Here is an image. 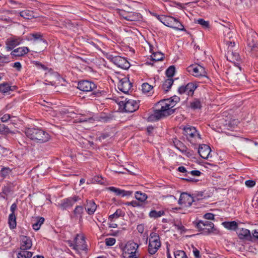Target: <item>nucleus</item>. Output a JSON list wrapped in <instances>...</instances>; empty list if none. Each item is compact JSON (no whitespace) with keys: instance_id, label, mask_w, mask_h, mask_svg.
<instances>
[{"instance_id":"nucleus-6","label":"nucleus","mask_w":258,"mask_h":258,"mask_svg":"<svg viewBox=\"0 0 258 258\" xmlns=\"http://www.w3.org/2000/svg\"><path fill=\"white\" fill-rule=\"evenodd\" d=\"M183 134L186 136L187 139L192 144L196 143L197 139H201L200 135L194 126L186 125L184 127Z\"/></svg>"},{"instance_id":"nucleus-49","label":"nucleus","mask_w":258,"mask_h":258,"mask_svg":"<svg viewBox=\"0 0 258 258\" xmlns=\"http://www.w3.org/2000/svg\"><path fill=\"white\" fill-rule=\"evenodd\" d=\"M9 62L8 56L6 55H0V65L4 63Z\"/></svg>"},{"instance_id":"nucleus-38","label":"nucleus","mask_w":258,"mask_h":258,"mask_svg":"<svg viewBox=\"0 0 258 258\" xmlns=\"http://www.w3.org/2000/svg\"><path fill=\"white\" fill-rule=\"evenodd\" d=\"M175 68L173 66L169 67L166 71V76L168 78H172L174 75Z\"/></svg>"},{"instance_id":"nucleus-20","label":"nucleus","mask_w":258,"mask_h":258,"mask_svg":"<svg viewBox=\"0 0 258 258\" xmlns=\"http://www.w3.org/2000/svg\"><path fill=\"white\" fill-rule=\"evenodd\" d=\"M236 232L240 239L251 240L252 236L249 230L243 228L238 227L236 230Z\"/></svg>"},{"instance_id":"nucleus-28","label":"nucleus","mask_w":258,"mask_h":258,"mask_svg":"<svg viewBox=\"0 0 258 258\" xmlns=\"http://www.w3.org/2000/svg\"><path fill=\"white\" fill-rule=\"evenodd\" d=\"M174 146L176 149L182 153H186L187 147L180 141L176 140L174 142Z\"/></svg>"},{"instance_id":"nucleus-54","label":"nucleus","mask_w":258,"mask_h":258,"mask_svg":"<svg viewBox=\"0 0 258 258\" xmlns=\"http://www.w3.org/2000/svg\"><path fill=\"white\" fill-rule=\"evenodd\" d=\"M17 204L16 203H13L11 205V208H10V211L11 212V214H15V212L17 210Z\"/></svg>"},{"instance_id":"nucleus-62","label":"nucleus","mask_w":258,"mask_h":258,"mask_svg":"<svg viewBox=\"0 0 258 258\" xmlns=\"http://www.w3.org/2000/svg\"><path fill=\"white\" fill-rule=\"evenodd\" d=\"M166 16L164 15L158 16L157 17L158 19L163 24L164 23V21L163 20H165Z\"/></svg>"},{"instance_id":"nucleus-12","label":"nucleus","mask_w":258,"mask_h":258,"mask_svg":"<svg viewBox=\"0 0 258 258\" xmlns=\"http://www.w3.org/2000/svg\"><path fill=\"white\" fill-rule=\"evenodd\" d=\"M74 242H75V245L74 246V249L76 251H79V250H85L86 249V245L85 244L84 236H80L79 234H77L74 239Z\"/></svg>"},{"instance_id":"nucleus-19","label":"nucleus","mask_w":258,"mask_h":258,"mask_svg":"<svg viewBox=\"0 0 258 258\" xmlns=\"http://www.w3.org/2000/svg\"><path fill=\"white\" fill-rule=\"evenodd\" d=\"M32 243L30 237L26 236H21V250H28L31 248Z\"/></svg>"},{"instance_id":"nucleus-40","label":"nucleus","mask_w":258,"mask_h":258,"mask_svg":"<svg viewBox=\"0 0 258 258\" xmlns=\"http://www.w3.org/2000/svg\"><path fill=\"white\" fill-rule=\"evenodd\" d=\"M195 22L201 25L204 28H208L209 27V23L203 19L195 20Z\"/></svg>"},{"instance_id":"nucleus-53","label":"nucleus","mask_w":258,"mask_h":258,"mask_svg":"<svg viewBox=\"0 0 258 258\" xmlns=\"http://www.w3.org/2000/svg\"><path fill=\"white\" fill-rule=\"evenodd\" d=\"M10 118V115L6 114L4 115L1 118L2 122H6Z\"/></svg>"},{"instance_id":"nucleus-46","label":"nucleus","mask_w":258,"mask_h":258,"mask_svg":"<svg viewBox=\"0 0 258 258\" xmlns=\"http://www.w3.org/2000/svg\"><path fill=\"white\" fill-rule=\"evenodd\" d=\"M105 244L107 246L113 245L116 241V240L114 238H107L105 239Z\"/></svg>"},{"instance_id":"nucleus-52","label":"nucleus","mask_w":258,"mask_h":258,"mask_svg":"<svg viewBox=\"0 0 258 258\" xmlns=\"http://www.w3.org/2000/svg\"><path fill=\"white\" fill-rule=\"evenodd\" d=\"M204 218L208 220H213L214 218V215L212 213H206L204 215Z\"/></svg>"},{"instance_id":"nucleus-35","label":"nucleus","mask_w":258,"mask_h":258,"mask_svg":"<svg viewBox=\"0 0 258 258\" xmlns=\"http://www.w3.org/2000/svg\"><path fill=\"white\" fill-rule=\"evenodd\" d=\"M164 214L165 212L163 211H156L152 210L150 212L149 216L151 218H157L164 215Z\"/></svg>"},{"instance_id":"nucleus-10","label":"nucleus","mask_w":258,"mask_h":258,"mask_svg":"<svg viewBox=\"0 0 258 258\" xmlns=\"http://www.w3.org/2000/svg\"><path fill=\"white\" fill-rule=\"evenodd\" d=\"M111 60L116 66L123 69H127L130 66L127 60L120 56H111Z\"/></svg>"},{"instance_id":"nucleus-57","label":"nucleus","mask_w":258,"mask_h":258,"mask_svg":"<svg viewBox=\"0 0 258 258\" xmlns=\"http://www.w3.org/2000/svg\"><path fill=\"white\" fill-rule=\"evenodd\" d=\"M137 229L139 233H143L144 231V226L142 224L138 225Z\"/></svg>"},{"instance_id":"nucleus-33","label":"nucleus","mask_w":258,"mask_h":258,"mask_svg":"<svg viewBox=\"0 0 258 258\" xmlns=\"http://www.w3.org/2000/svg\"><path fill=\"white\" fill-rule=\"evenodd\" d=\"M186 93L188 95H192L194 90L197 88V86L192 83H188L185 86Z\"/></svg>"},{"instance_id":"nucleus-9","label":"nucleus","mask_w":258,"mask_h":258,"mask_svg":"<svg viewBox=\"0 0 258 258\" xmlns=\"http://www.w3.org/2000/svg\"><path fill=\"white\" fill-rule=\"evenodd\" d=\"M187 70L195 77H205L208 79L205 68L200 65L190 66L187 68Z\"/></svg>"},{"instance_id":"nucleus-39","label":"nucleus","mask_w":258,"mask_h":258,"mask_svg":"<svg viewBox=\"0 0 258 258\" xmlns=\"http://www.w3.org/2000/svg\"><path fill=\"white\" fill-rule=\"evenodd\" d=\"M83 213V208L81 206H76L75 208L74 213L76 216L82 217V214Z\"/></svg>"},{"instance_id":"nucleus-63","label":"nucleus","mask_w":258,"mask_h":258,"mask_svg":"<svg viewBox=\"0 0 258 258\" xmlns=\"http://www.w3.org/2000/svg\"><path fill=\"white\" fill-rule=\"evenodd\" d=\"M178 171L180 172L185 173L187 172L186 168L184 166H179L178 168Z\"/></svg>"},{"instance_id":"nucleus-1","label":"nucleus","mask_w":258,"mask_h":258,"mask_svg":"<svg viewBox=\"0 0 258 258\" xmlns=\"http://www.w3.org/2000/svg\"><path fill=\"white\" fill-rule=\"evenodd\" d=\"M180 101V98L176 95L169 99L160 101L156 104L157 109L154 111L150 118H155L156 120L168 116L174 112L172 108Z\"/></svg>"},{"instance_id":"nucleus-56","label":"nucleus","mask_w":258,"mask_h":258,"mask_svg":"<svg viewBox=\"0 0 258 258\" xmlns=\"http://www.w3.org/2000/svg\"><path fill=\"white\" fill-rule=\"evenodd\" d=\"M35 64L37 67L41 68L44 70H46L47 69V68L46 67H45L44 65L41 64L38 61H36L35 62Z\"/></svg>"},{"instance_id":"nucleus-41","label":"nucleus","mask_w":258,"mask_h":258,"mask_svg":"<svg viewBox=\"0 0 258 258\" xmlns=\"http://www.w3.org/2000/svg\"><path fill=\"white\" fill-rule=\"evenodd\" d=\"M174 254L175 258H187L185 252L183 250H176Z\"/></svg>"},{"instance_id":"nucleus-17","label":"nucleus","mask_w":258,"mask_h":258,"mask_svg":"<svg viewBox=\"0 0 258 258\" xmlns=\"http://www.w3.org/2000/svg\"><path fill=\"white\" fill-rule=\"evenodd\" d=\"M247 45L251 50H254L257 45V36L255 32L249 34L247 38Z\"/></svg>"},{"instance_id":"nucleus-43","label":"nucleus","mask_w":258,"mask_h":258,"mask_svg":"<svg viewBox=\"0 0 258 258\" xmlns=\"http://www.w3.org/2000/svg\"><path fill=\"white\" fill-rule=\"evenodd\" d=\"M152 89V86L147 83H143L142 85V90L144 93L149 92Z\"/></svg>"},{"instance_id":"nucleus-50","label":"nucleus","mask_w":258,"mask_h":258,"mask_svg":"<svg viewBox=\"0 0 258 258\" xmlns=\"http://www.w3.org/2000/svg\"><path fill=\"white\" fill-rule=\"evenodd\" d=\"M193 247V253L195 258H201V256L200 254V251L195 248L194 246Z\"/></svg>"},{"instance_id":"nucleus-34","label":"nucleus","mask_w":258,"mask_h":258,"mask_svg":"<svg viewBox=\"0 0 258 258\" xmlns=\"http://www.w3.org/2000/svg\"><path fill=\"white\" fill-rule=\"evenodd\" d=\"M147 196L146 194L141 191H136L135 193L136 199L141 202H144L147 199Z\"/></svg>"},{"instance_id":"nucleus-59","label":"nucleus","mask_w":258,"mask_h":258,"mask_svg":"<svg viewBox=\"0 0 258 258\" xmlns=\"http://www.w3.org/2000/svg\"><path fill=\"white\" fill-rule=\"evenodd\" d=\"M178 92L180 94L186 93V90L185 88V86H180L178 89Z\"/></svg>"},{"instance_id":"nucleus-51","label":"nucleus","mask_w":258,"mask_h":258,"mask_svg":"<svg viewBox=\"0 0 258 258\" xmlns=\"http://www.w3.org/2000/svg\"><path fill=\"white\" fill-rule=\"evenodd\" d=\"M125 205L127 206H132L134 207L139 206L140 205L139 203L136 201H133L131 202H127L125 203Z\"/></svg>"},{"instance_id":"nucleus-61","label":"nucleus","mask_w":258,"mask_h":258,"mask_svg":"<svg viewBox=\"0 0 258 258\" xmlns=\"http://www.w3.org/2000/svg\"><path fill=\"white\" fill-rule=\"evenodd\" d=\"M94 180L100 184L103 183L102 178L101 177L96 176L94 178Z\"/></svg>"},{"instance_id":"nucleus-11","label":"nucleus","mask_w":258,"mask_h":258,"mask_svg":"<svg viewBox=\"0 0 258 258\" xmlns=\"http://www.w3.org/2000/svg\"><path fill=\"white\" fill-rule=\"evenodd\" d=\"M80 199L78 196H76L73 197L64 199L61 201L58 207L62 210H66L67 208L72 207L75 203Z\"/></svg>"},{"instance_id":"nucleus-25","label":"nucleus","mask_w":258,"mask_h":258,"mask_svg":"<svg viewBox=\"0 0 258 258\" xmlns=\"http://www.w3.org/2000/svg\"><path fill=\"white\" fill-rule=\"evenodd\" d=\"M8 223L11 229H14L16 227V217L15 214H10L9 216Z\"/></svg>"},{"instance_id":"nucleus-14","label":"nucleus","mask_w":258,"mask_h":258,"mask_svg":"<svg viewBox=\"0 0 258 258\" xmlns=\"http://www.w3.org/2000/svg\"><path fill=\"white\" fill-rule=\"evenodd\" d=\"M22 41V39L20 37H12L8 38L6 41L7 50H12L14 47L20 44Z\"/></svg>"},{"instance_id":"nucleus-21","label":"nucleus","mask_w":258,"mask_h":258,"mask_svg":"<svg viewBox=\"0 0 258 258\" xmlns=\"http://www.w3.org/2000/svg\"><path fill=\"white\" fill-rule=\"evenodd\" d=\"M108 189L114 192L116 196H121L122 197L131 196L133 194L132 191L120 189L113 186L109 187Z\"/></svg>"},{"instance_id":"nucleus-26","label":"nucleus","mask_w":258,"mask_h":258,"mask_svg":"<svg viewBox=\"0 0 258 258\" xmlns=\"http://www.w3.org/2000/svg\"><path fill=\"white\" fill-rule=\"evenodd\" d=\"M15 86H10V85L6 83H3L0 85V92L3 93H7L10 91H12Z\"/></svg>"},{"instance_id":"nucleus-55","label":"nucleus","mask_w":258,"mask_h":258,"mask_svg":"<svg viewBox=\"0 0 258 258\" xmlns=\"http://www.w3.org/2000/svg\"><path fill=\"white\" fill-rule=\"evenodd\" d=\"M188 173H190L192 176H198L201 175V172L199 170H192L188 172Z\"/></svg>"},{"instance_id":"nucleus-45","label":"nucleus","mask_w":258,"mask_h":258,"mask_svg":"<svg viewBox=\"0 0 258 258\" xmlns=\"http://www.w3.org/2000/svg\"><path fill=\"white\" fill-rule=\"evenodd\" d=\"M11 172V170L9 168H3L1 170V175L4 177H5L7 175H8L10 172Z\"/></svg>"},{"instance_id":"nucleus-31","label":"nucleus","mask_w":258,"mask_h":258,"mask_svg":"<svg viewBox=\"0 0 258 258\" xmlns=\"http://www.w3.org/2000/svg\"><path fill=\"white\" fill-rule=\"evenodd\" d=\"M175 18L171 16H166L165 20L164 21V25L169 27L172 28L174 27L173 23L175 22Z\"/></svg>"},{"instance_id":"nucleus-48","label":"nucleus","mask_w":258,"mask_h":258,"mask_svg":"<svg viewBox=\"0 0 258 258\" xmlns=\"http://www.w3.org/2000/svg\"><path fill=\"white\" fill-rule=\"evenodd\" d=\"M246 186L248 187H252L255 184V182L252 180H247L245 182Z\"/></svg>"},{"instance_id":"nucleus-42","label":"nucleus","mask_w":258,"mask_h":258,"mask_svg":"<svg viewBox=\"0 0 258 258\" xmlns=\"http://www.w3.org/2000/svg\"><path fill=\"white\" fill-rule=\"evenodd\" d=\"M190 107L194 109H200L202 107L201 102L199 100H195L191 102Z\"/></svg>"},{"instance_id":"nucleus-64","label":"nucleus","mask_w":258,"mask_h":258,"mask_svg":"<svg viewBox=\"0 0 258 258\" xmlns=\"http://www.w3.org/2000/svg\"><path fill=\"white\" fill-rule=\"evenodd\" d=\"M9 152V150H7L6 148H4V147H2L0 146V152H1L3 154H5L6 155L7 154V152Z\"/></svg>"},{"instance_id":"nucleus-32","label":"nucleus","mask_w":258,"mask_h":258,"mask_svg":"<svg viewBox=\"0 0 258 258\" xmlns=\"http://www.w3.org/2000/svg\"><path fill=\"white\" fill-rule=\"evenodd\" d=\"M151 57L153 61H157L162 60L164 57V55L161 52H157L153 53Z\"/></svg>"},{"instance_id":"nucleus-15","label":"nucleus","mask_w":258,"mask_h":258,"mask_svg":"<svg viewBox=\"0 0 258 258\" xmlns=\"http://www.w3.org/2000/svg\"><path fill=\"white\" fill-rule=\"evenodd\" d=\"M95 88V84L89 81H82L78 84V88L84 92L91 91Z\"/></svg>"},{"instance_id":"nucleus-44","label":"nucleus","mask_w":258,"mask_h":258,"mask_svg":"<svg viewBox=\"0 0 258 258\" xmlns=\"http://www.w3.org/2000/svg\"><path fill=\"white\" fill-rule=\"evenodd\" d=\"M10 132L9 128L4 124H0V134H7Z\"/></svg>"},{"instance_id":"nucleus-24","label":"nucleus","mask_w":258,"mask_h":258,"mask_svg":"<svg viewBox=\"0 0 258 258\" xmlns=\"http://www.w3.org/2000/svg\"><path fill=\"white\" fill-rule=\"evenodd\" d=\"M96 209V205L93 201H87L85 209L89 215L93 214Z\"/></svg>"},{"instance_id":"nucleus-16","label":"nucleus","mask_w":258,"mask_h":258,"mask_svg":"<svg viewBox=\"0 0 258 258\" xmlns=\"http://www.w3.org/2000/svg\"><path fill=\"white\" fill-rule=\"evenodd\" d=\"M195 201V200L190 195L187 193L183 192L180 195L178 200V204H184L185 206H190L191 204Z\"/></svg>"},{"instance_id":"nucleus-60","label":"nucleus","mask_w":258,"mask_h":258,"mask_svg":"<svg viewBox=\"0 0 258 258\" xmlns=\"http://www.w3.org/2000/svg\"><path fill=\"white\" fill-rule=\"evenodd\" d=\"M32 36L35 40L41 38V35L40 33H33L32 34Z\"/></svg>"},{"instance_id":"nucleus-4","label":"nucleus","mask_w":258,"mask_h":258,"mask_svg":"<svg viewBox=\"0 0 258 258\" xmlns=\"http://www.w3.org/2000/svg\"><path fill=\"white\" fill-rule=\"evenodd\" d=\"M119 109L121 112H133L139 108L138 103L134 100L125 98L118 101Z\"/></svg>"},{"instance_id":"nucleus-27","label":"nucleus","mask_w":258,"mask_h":258,"mask_svg":"<svg viewBox=\"0 0 258 258\" xmlns=\"http://www.w3.org/2000/svg\"><path fill=\"white\" fill-rule=\"evenodd\" d=\"M33 255V253L28 251L27 250H21L18 252V258H31Z\"/></svg>"},{"instance_id":"nucleus-13","label":"nucleus","mask_w":258,"mask_h":258,"mask_svg":"<svg viewBox=\"0 0 258 258\" xmlns=\"http://www.w3.org/2000/svg\"><path fill=\"white\" fill-rule=\"evenodd\" d=\"M132 87V84L128 79L124 77L120 79L118 83V88L124 94H127Z\"/></svg>"},{"instance_id":"nucleus-5","label":"nucleus","mask_w":258,"mask_h":258,"mask_svg":"<svg viewBox=\"0 0 258 258\" xmlns=\"http://www.w3.org/2000/svg\"><path fill=\"white\" fill-rule=\"evenodd\" d=\"M139 245L132 241L127 242L122 248L124 258H138L136 252Z\"/></svg>"},{"instance_id":"nucleus-29","label":"nucleus","mask_w":258,"mask_h":258,"mask_svg":"<svg viewBox=\"0 0 258 258\" xmlns=\"http://www.w3.org/2000/svg\"><path fill=\"white\" fill-rule=\"evenodd\" d=\"M173 81L172 78H168L165 80L162 85V88L165 91L167 92L169 90L172 86Z\"/></svg>"},{"instance_id":"nucleus-22","label":"nucleus","mask_w":258,"mask_h":258,"mask_svg":"<svg viewBox=\"0 0 258 258\" xmlns=\"http://www.w3.org/2000/svg\"><path fill=\"white\" fill-rule=\"evenodd\" d=\"M29 49L28 47H21L14 49L11 52V54L15 56H21L27 53Z\"/></svg>"},{"instance_id":"nucleus-23","label":"nucleus","mask_w":258,"mask_h":258,"mask_svg":"<svg viewBox=\"0 0 258 258\" xmlns=\"http://www.w3.org/2000/svg\"><path fill=\"white\" fill-rule=\"evenodd\" d=\"M20 15L21 17L27 19H31L38 17V16L35 15L34 12L27 10L21 12L20 13Z\"/></svg>"},{"instance_id":"nucleus-2","label":"nucleus","mask_w":258,"mask_h":258,"mask_svg":"<svg viewBox=\"0 0 258 258\" xmlns=\"http://www.w3.org/2000/svg\"><path fill=\"white\" fill-rule=\"evenodd\" d=\"M25 133L28 138L39 143H46L50 139L48 133L38 128H28Z\"/></svg>"},{"instance_id":"nucleus-58","label":"nucleus","mask_w":258,"mask_h":258,"mask_svg":"<svg viewBox=\"0 0 258 258\" xmlns=\"http://www.w3.org/2000/svg\"><path fill=\"white\" fill-rule=\"evenodd\" d=\"M13 67L15 68H16L18 71H20L21 69V64L19 62H15L13 64Z\"/></svg>"},{"instance_id":"nucleus-47","label":"nucleus","mask_w":258,"mask_h":258,"mask_svg":"<svg viewBox=\"0 0 258 258\" xmlns=\"http://www.w3.org/2000/svg\"><path fill=\"white\" fill-rule=\"evenodd\" d=\"M121 211L119 209H118L116 211V212L109 216V219L111 220L113 218H118L121 216Z\"/></svg>"},{"instance_id":"nucleus-3","label":"nucleus","mask_w":258,"mask_h":258,"mask_svg":"<svg viewBox=\"0 0 258 258\" xmlns=\"http://www.w3.org/2000/svg\"><path fill=\"white\" fill-rule=\"evenodd\" d=\"M226 57L228 60L234 64V68L231 69L229 72L230 77L232 80L237 81L239 79V74L241 75L240 73L241 67L239 66V63L238 62L240 59L239 54L230 50L227 52Z\"/></svg>"},{"instance_id":"nucleus-18","label":"nucleus","mask_w":258,"mask_h":258,"mask_svg":"<svg viewBox=\"0 0 258 258\" xmlns=\"http://www.w3.org/2000/svg\"><path fill=\"white\" fill-rule=\"evenodd\" d=\"M211 149L210 147L206 144H202L199 146L198 153L203 159H208L210 155Z\"/></svg>"},{"instance_id":"nucleus-7","label":"nucleus","mask_w":258,"mask_h":258,"mask_svg":"<svg viewBox=\"0 0 258 258\" xmlns=\"http://www.w3.org/2000/svg\"><path fill=\"white\" fill-rule=\"evenodd\" d=\"M161 246L159 236L155 233L152 232L150 234L148 251L151 254H155Z\"/></svg>"},{"instance_id":"nucleus-37","label":"nucleus","mask_w":258,"mask_h":258,"mask_svg":"<svg viewBox=\"0 0 258 258\" xmlns=\"http://www.w3.org/2000/svg\"><path fill=\"white\" fill-rule=\"evenodd\" d=\"M44 219L41 217L38 219L37 222L33 224V228L35 230H38L40 229V226L43 223Z\"/></svg>"},{"instance_id":"nucleus-30","label":"nucleus","mask_w":258,"mask_h":258,"mask_svg":"<svg viewBox=\"0 0 258 258\" xmlns=\"http://www.w3.org/2000/svg\"><path fill=\"white\" fill-rule=\"evenodd\" d=\"M223 226L229 230H237V225L236 222H225L222 223Z\"/></svg>"},{"instance_id":"nucleus-36","label":"nucleus","mask_w":258,"mask_h":258,"mask_svg":"<svg viewBox=\"0 0 258 258\" xmlns=\"http://www.w3.org/2000/svg\"><path fill=\"white\" fill-rule=\"evenodd\" d=\"M174 27H172V28L178 30L180 31H185L183 25L179 21V20L175 18V22L173 23Z\"/></svg>"},{"instance_id":"nucleus-8","label":"nucleus","mask_w":258,"mask_h":258,"mask_svg":"<svg viewBox=\"0 0 258 258\" xmlns=\"http://www.w3.org/2000/svg\"><path fill=\"white\" fill-rule=\"evenodd\" d=\"M197 226L200 230L203 231V233L205 234H210L215 230L214 224L207 221H200L197 223Z\"/></svg>"}]
</instances>
